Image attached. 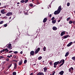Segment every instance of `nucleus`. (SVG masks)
<instances>
[{"instance_id":"13","label":"nucleus","mask_w":75,"mask_h":75,"mask_svg":"<svg viewBox=\"0 0 75 75\" xmlns=\"http://www.w3.org/2000/svg\"><path fill=\"white\" fill-rule=\"evenodd\" d=\"M64 71H62L59 72V74H60V75H62L64 74Z\"/></svg>"},{"instance_id":"24","label":"nucleus","mask_w":75,"mask_h":75,"mask_svg":"<svg viewBox=\"0 0 75 75\" xmlns=\"http://www.w3.org/2000/svg\"><path fill=\"white\" fill-rule=\"evenodd\" d=\"M43 51H46V47H44L43 48Z\"/></svg>"},{"instance_id":"2","label":"nucleus","mask_w":75,"mask_h":75,"mask_svg":"<svg viewBox=\"0 0 75 75\" xmlns=\"http://www.w3.org/2000/svg\"><path fill=\"white\" fill-rule=\"evenodd\" d=\"M7 48H8L9 49V50H10L12 49V46H11V44H9L8 46H7Z\"/></svg>"},{"instance_id":"49","label":"nucleus","mask_w":75,"mask_h":75,"mask_svg":"<svg viewBox=\"0 0 75 75\" xmlns=\"http://www.w3.org/2000/svg\"><path fill=\"white\" fill-rule=\"evenodd\" d=\"M51 16H52V15L51 14H50L49 15L50 17H51Z\"/></svg>"},{"instance_id":"27","label":"nucleus","mask_w":75,"mask_h":75,"mask_svg":"<svg viewBox=\"0 0 75 75\" xmlns=\"http://www.w3.org/2000/svg\"><path fill=\"white\" fill-rule=\"evenodd\" d=\"M72 23H73V22L72 21H70L69 22V24H72Z\"/></svg>"},{"instance_id":"35","label":"nucleus","mask_w":75,"mask_h":75,"mask_svg":"<svg viewBox=\"0 0 75 75\" xmlns=\"http://www.w3.org/2000/svg\"><path fill=\"white\" fill-rule=\"evenodd\" d=\"M7 26V23L4 25V26L5 27H6Z\"/></svg>"},{"instance_id":"4","label":"nucleus","mask_w":75,"mask_h":75,"mask_svg":"<svg viewBox=\"0 0 75 75\" xmlns=\"http://www.w3.org/2000/svg\"><path fill=\"white\" fill-rule=\"evenodd\" d=\"M12 15H13V13L11 12H8L6 14V16H10Z\"/></svg>"},{"instance_id":"19","label":"nucleus","mask_w":75,"mask_h":75,"mask_svg":"<svg viewBox=\"0 0 75 75\" xmlns=\"http://www.w3.org/2000/svg\"><path fill=\"white\" fill-rule=\"evenodd\" d=\"M14 69H16L17 68V64L16 63H15L14 64Z\"/></svg>"},{"instance_id":"59","label":"nucleus","mask_w":75,"mask_h":75,"mask_svg":"<svg viewBox=\"0 0 75 75\" xmlns=\"http://www.w3.org/2000/svg\"><path fill=\"white\" fill-rule=\"evenodd\" d=\"M17 4H20V3L19 2H18L17 3Z\"/></svg>"},{"instance_id":"5","label":"nucleus","mask_w":75,"mask_h":75,"mask_svg":"<svg viewBox=\"0 0 75 75\" xmlns=\"http://www.w3.org/2000/svg\"><path fill=\"white\" fill-rule=\"evenodd\" d=\"M40 48L39 47L37 49H36L35 51V53L36 54H37L38 52L40 51Z\"/></svg>"},{"instance_id":"25","label":"nucleus","mask_w":75,"mask_h":75,"mask_svg":"<svg viewBox=\"0 0 75 75\" xmlns=\"http://www.w3.org/2000/svg\"><path fill=\"white\" fill-rule=\"evenodd\" d=\"M39 73H40V75H44V73H43L42 72H39Z\"/></svg>"},{"instance_id":"7","label":"nucleus","mask_w":75,"mask_h":75,"mask_svg":"<svg viewBox=\"0 0 75 75\" xmlns=\"http://www.w3.org/2000/svg\"><path fill=\"white\" fill-rule=\"evenodd\" d=\"M66 32L65 31H64L62 32L61 34L60 35L61 36H63L64 35H65V33Z\"/></svg>"},{"instance_id":"14","label":"nucleus","mask_w":75,"mask_h":75,"mask_svg":"<svg viewBox=\"0 0 75 75\" xmlns=\"http://www.w3.org/2000/svg\"><path fill=\"white\" fill-rule=\"evenodd\" d=\"M72 44V42H70L69 44L67 45V47H70L71 45Z\"/></svg>"},{"instance_id":"46","label":"nucleus","mask_w":75,"mask_h":75,"mask_svg":"<svg viewBox=\"0 0 75 75\" xmlns=\"http://www.w3.org/2000/svg\"><path fill=\"white\" fill-rule=\"evenodd\" d=\"M72 23H73V24H75V21H73V22Z\"/></svg>"},{"instance_id":"28","label":"nucleus","mask_w":75,"mask_h":75,"mask_svg":"<svg viewBox=\"0 0 75 75\" xmlns=\"http://www.w3.org/2000/svg\"><path fill=\"white\" fill-rule=\"evenodd\" d=\"M13 75H16V72H13Z\"/></svg>"},{"instance_id":"26","label":"nucleus","mask_w":75,"mask_h":75,"mask_svg":"<svg viewBox=\"0 0 75 75\" xmlns=\"http://www.w3.org/2000/svg\"><path fill=\"white\" fill-rule=\"evenodd\" d=\"M71 59H72L74 61V60H75V57H72L71 58Z\"/></svg>"},{"instance_id":"34","label":"nucleus","mask_w":75,"mask_h":75,"mask_svg":"<svg viewBox=\"0 0 75 75\" xmlns=\"http://www.w3.org/2000/svg\"><path fill=\"white\" fill-rule=\"evenodd\" d=\"M4 52V49H3V50H1L0 51V52H1V53H2V52Z\"/></svg>"},{"instance_id":"40","label":"nucleus","mask_w":75,"mask_h":75,"mask_svg":"<svg viewBox=\"0 0 75 75\" xmlns=\"http://www.w3.org/2000/svg\"><path fill=\"white\" fill-rule=\"evenodd\" d=\"M50 5H51V4H50L47 6V7H48V8H49V7H51Z\"/></svg>"},{"instance_id":"63","label":"nucleus","mask_w":75,"mask_h":75,"mask_svg":"<svg viewBox=\"0 0 75 75\" xmlns=\"http://www.w3.org/2000/svg\"><path fill=\"white\" fill-rule=\"evenodd\" d=\"M6 51H7V52H8V49L6 50Z\"/></svg>"},{"instance_id":"52","label":"nucleus","mask_w":75,"mask_h":75,"mask_svg":"<svg viewBox=\"0 0 75 75\" xmlns=\"http://www.w3.org/2000/svg\"><path fill=\"white\" fill-rule=\"evenodd\" d=\"M30 75H33V73H31Z\"/></svg>"},{"instance_id":"22","label":"nucleus","mask_w":75,"mask_h":75,"mask_svg":"<svg viewBox=\"0 0 75 75\" xmlns=\"http://www.w3.org/2000/svg\"><path fill=\"white\" fill-rule=\"evenodd\" d=\"M42 58V57L41 56H40L38 57V60H41Z\"/></svg>"},{"instance_id":"30","label":"nucleus","mask_w":75,"mask_h":75,"mask_svg":"<svg viewBox=\"0 0 75 75\" xmlns=\"http://www.w3.org/2000/svg\"><path fill=\"white\" fill-rule=\"evenodd\" d=\"M24 0H22L21 1V3H24Z\"/></svg>"},{"instance_id":"61","label":"nucleus","mask_w":75,"mask_h":75,"mask_svg":"<svg viewBox=\"0 0 75 75\" xmlns=\"http://www.w3.org/2000/svg\"><path fill=\"white\" fill-rule=\"evenodd\" d=\"M11 17H9V19H10H10H11Z\"/></svg>"},{"instance_id":"53","label":"nucleus","mask_w":75,"mask_h":75,"mask_svg":"<svg viewBox=\"0 0 75 75\" xmlns=\"http://www.w3.org/2000/svg\"><path fill=\"white\" fill-rule=\"evenodd\" d=\"M14 58H17V56H14Z\"/></svg>"},{"instance_id":"15","label":"nucleus","mask_w":75,"mask_h":75,"mask_svg":"<svg viewBox=\"0 0 75 75\" xmlns=\"http://www.w3.org/2000/svg\"><path fill=\"white\" fill-rule=\"evenodd\" d=\"M62 63L61 64L59 67H61V66H62V65L64 64V62H65V60H64V59H63L62 60Z\"/></svg>"},{"instance_id":"56","label":"nucleus","mask_w":75,"mask_h":75,"mask_svg":"<svg viewBox=\"0 0 75 75\" xmlns=\"http://www.w3.org/2000/svg\"><path fill=\"white\" fill-rule=\"evenodd\" d=\"M62 17H60V19L61 20V19H62Z\"/></svg>"},{"instance_id":"48","label":"nucleus","mask_w":75,"mask_h":75,"mask_svg":"<svg viewBox=\"0 0 75 75\" xmlns=\"http://www.w3.org/2000/svg\"><path fill=\"white\" fill-rule=\"evenodd\" d=\"M37 75H40V72L39 73H38Z\"/></svg>"},{"instance_id":"16","label":"nucleus","mask_w":75,"mask_h":75,"mask_svg":"<svg viewBox=\"0 0 75 75\" xmlns=\"http://www.w3.org/2000/svg\"><path fill=\"white\" fill-rule=\"evenodd\" d=\"M23 63V61L22 60H21L20 62H19V65H21L22 64V63Z\"/></svg>"},{"instance_id":"60","label":"nucleus","mask_w":75,"mask_h":75,"mask_svg":"<svg viewBox=\"0 0 75 75\" xmlns=\"http://www.w3.org/2000/svg\"><path fill=\"white\" fill-rule=\"evenodd\" d=\"M1 58H4V57L3 56H1Z\"/></svg>"},{"instance_id":"29","label":"nucleus","mask_w":75,"mask_h":75,"mask_svg":"<svg viewBox=\"0 0 75 75\" xmlns=\"http://www.w3.org/2000/svg\"><path fill=\"white\" fill-rule=\"evenodd\" d=\"M69 5H70V3L69 2L67 3V6H69Z\"/></svg>"},{"instance_id":"45","label":"nucleus","mask_w":75,"mask_h":75,"mask_svg":"<svg viewBox=\"0 0 75 75\" xmlns=\"http://www.w3.org/2000/svg\"><path fill=\"white\" fill-rule=\"evenodd\" d=\"M11 52H13V51L11 50L8 52V53H11Z\"/></svg>"},{"instance_id":"51","label":"nucleus","mask_w":75,"mask_h":75,"mask_svg":"<svg viewBox=\"0 0 75 75\" xmlns=\"http://www.w3.org/2000/svg\"><path fill=\"white\" fill-rule=\"evenodd\" d=\"M7 57H8V58H10V56H7Z\"/></svg>"},{"instance_id":"38","label":"nucleus","mask_w":75,"mask_h":75,"mask_svg":"<svg viewBox=\"0 0 75 75\" xmlns=\"http://www.w3.org/2000/svg\"><path fill=\"white\" fill-rule=\"evenodd\" d=\"M27 62V60H25L24 61V63L26 64V63Z\"/></svg>"},{"instance_id":"21","label":"nucleus","mask_w":75,"mask_h":75,"mask_svg":"<svg viewBox=\"0 0 75 75\" xmlns=\"http://www.w3.org/2000/svg\"><path fill=\"white\" fill-rule=\"evenodd\" d=\"M29 6H30V7H33V4H29Z\"/></svg>"},{"instance_id":"18","label":"nucleus","mask_w":75,"mask_h":75,"mask_svg":"<svg viewBox=\"0 0 75 75\" xmlns=\"http://www.w3.org/2000/svg\"><path fill=\"white\" fill-rule=\"evenodd\" d=\"M52 24H55L56 23V21L55 20H52Z\"/></svg>"},{"instance_id":"47","label":"nucleus","mask_w":75,"mask_h":75,"mask_svg":"<svg viewBox=\"0 0 75 75\" xmlns=\"http://www.w3.org/2000/svg\"><path fill=\"white\" fill-rule=\"evenodd\" d=\"M6 7H8V6H9L8 5H6Z\"/></svg>"},{"instance_id":"54","label":"nucleus","mask_w":75,"mask_h":75,"mask_svg":"<svg viewBox=\"0 0 75 75\" xmlns=\"http://www.w3.org/2000/svg\"><path fill=\"white\" fill-rule=\"evenodd\" d=\"M6 6H4L3 8H6Z\"/></svg>"},{"instance_id":"50","label":"nucleus","mask_w":75,"mask_h":75,"mask_svg":"<svg viewBox=\"0 0 75 75\" xmlns=\"http://www.w3.org/2000/svg\"><path fill=\"white\" fill-rule=\"evenodd\" d=\"M20 54H23V51H21V52Z\"/></svg>"},{"instance_id":"58","label":"nucleus","mask_w":75,"mask_h":75,"mask_svg":"<svg viewBox=\"0 0 75 75\" xmlns=\"http://www.w3.org/2000/svg\"><path fill=\"white\" fill-rule=\"evenodd\" d=\"M60 21H61V20H59L58 21V22H60Z\"/></svg>"},{"instance_id":"62","label":"nucleus","mask_w":75,"mask_h":75,"mask_svg":"<svg viewBox=\"0 0 75 75\" xmlns=\"http://www.w3.org/2000/svg\"><path fill=\"white\" fill-rule=\"evenodd\" d=\"M10 57H12V55H10Z\"/></svg>"},{"instance_id":"20","label":"nucleus","mask_w":75,"mask_h":75,"mask_svg":"<svg viewBox=\"0 0 75 75\" xmlns=\"http://www.w3.org/2000/svg\"><path fill=\"white\" fill-rule=\"evenodd\" d=\"M68 55H69V52H67L66 53V54L65 55V57H67V56H68Z\"/></svg>"},{"instance_id":"9","label":"nucleus","mask_w":75,"mask_h":75,"mask_svg":"<svg viewBox=\"0 0 75 75\" xmlns=\"http://www.w3.org/2000/svg\"><path fill=\"white\" fill-rule=\"evenodd\" d=\"M34 51H31L30 52V55H32V56H33V55H34Z\"/></svg>"},{"instance_id":"57","label":"nucleus","mask_w":75,"mask_h":75,"mask_svg":"<svg viewBox=\"0 0 75 75\" xmlns=\"http://www.w3.org/2000/svg\"><path fill=\"white\" fill-rule=\"evenodd\" d=\"M37 4H40V3H39V2H37Z\"/></svg>"},{"instance_id":"64","label":"nucleus","mask_w":75,"mask_h":75,"mask_svg":"<svg viewBox=\"0 0 75 75\" xmlns=\"http://www.w3.org/2000/svg\"><path fill=\"white\" fill-rule=\"evenodd\" d=\"M1 56H0V59H1Z\"/></svg>"},{"instance_id":"43","label":"nucleus","mask_w":75,"mask_h":75,"mask_svg":"<svg viewBox=\"0 0 75 75\" xmlns=\"http://www.w3.org/2000/svg\"><path fill=\"white\" fill-rule=\"evenodd\" d=\"M28 1V0H25V3H27Z\"/></svg>"},{"instance_id":"44","label":"nucleus","mask_w":75,"mask_h":75,"mask_svg":"<svg viewBox=\"0 0 75 75\" xmlns=\"http://www.w3.org/2000/svg\"><path fill=\"white\" fill-rule=\"evenodd\" d=\"M7 61H9V59L8 58H7L6 59Z\"/></svg>"},{"instance_id":"12","label":"nucleus","mask_w":75,"mask_h":75,"mask_svg":"<svg viewBox=\"0 0 75 75\" xmlns=\"http://www.w3.org/2000/svg\"><path fill=\"white\" fill-rule=\"evenodd\" d=\"M52 29L53 30H54V31H56V30H57V28L55 26L53 27Z\"/></svg>"},{"instance_id":"39","label":"nucleus","mask_w":75,"mask_h":75,"mask_svg":"<svg viewBox=\"0 0 75 75\" xmlns=\"http://www.w3.org/2000/svg\"><path fill=\"white\" fill-rule=\"evenodd\" d=\"M54 19H55V17H53L51 19V20H54Z\"/></svg>"},{"instance_id":"6","label":"nucleus","mask_w":75,"mask_h":75,"mask_svg":"<svg viewBox=\"0 0 75 75\" xmlns=\"http://www.w3.org/2000/svg\"><path fill=\"white\" fill-rule=\"evenodd\" d=\"M69 72H71V71H74V68L72 67H71L69 69Z\"/></svg>"},{"instance_id":"42","label":"nucleus","mask_w":75,"mask_h":75,"mask_svg":"<svg viewBox=\"0 0 75 75\" xmlns=\"http://www.w3.org/2000/svg\"><path fill=\"white\" fill-rule=\"evenodd\" d=\"M13 61H14V62H17V61L16 60H13Z\"/></svg>"},{"instance_id":"1","label":"nucleus","mask_w":75,"mask_h":75,"mask_svg":"<svg viewBox=\"0 0 75 75\" xmlns=\"http://www.w3.org/2000/svg\"><path fill=\"white\" fill-rule=\"evenodd\" d=\"M61 6H59L58 7L57 10L55 11L54 12V14H55V15L58 14L61 12Z\"/></svg>"},{"instance_id":"55","label":"nucleus","mask_w":75,"mask_h":75,"mask_svg":"<svg viewBox=\"0 0 75 75\" xmlns=\"http://www.w3.org/2000/svg\"><path fill=\"white\" fill-rule=\"evenodd\" d=\"M55 72H54L53 73H52V75H54V74H55Z\"/></svg>"},{"instance_id":"41","label":"nucleus","mask_w":75,"mask_h":75,"mask_svg":"<svg viewBox=\"0 0 75 75\" xmlns=\"http://www.w3.org/2000/svg\"><path fill=\"white\" fill-rule=\"evenodd\" d=\"M7 48H6L5 49H4V51H7Z\"/></svg>"},{"instance_id":"11","label":"nucleus","mask_w":75,"mask_h":75,"mask_svg":"<svg viewBox=\"0 0 75 75\" xmlns=\"http://www.w3.org/2000/svg\"><path fill=\"white\" fill-rule=\"evenodd\" d=\"M43 69L44 72H46L47 69V67H45L43 68Z\"/></svg>"},{"instance_id":"37","label":"nucleus","mask_w":75,"mask_h":75,"mask_svg":"<svg viewBox=\"0 0 75 75\" xmlns=\"http://www.w3.org/2000/svg\"><path fill=\"white\" fill-rule=\"evenodd\" d=\"M3 23V21H1L0 22V24H1Z\"/></svg>"},{"instance_id":"10","label":"nucleus","mask_w":75,"mask_h":75,"mask_svg":"<svg viewBox=\"0 0 75 75\" xmlns=\"http://www.w3.org/2000/svg\"><path fill=\"white\" fill-rule=\"evenodd\" d=\"M68 37H70V36L69 35H67L66 36H63V38L64 39H65L66 38H68Z\"/></svg>"},{"instance_id":"3","label":"nucleus","mask_w":75,"mask_h":75,"mask_svg":"<svg viewBox=\"0 0 75 75\" xmlns=\"http://www.w3.org/2000/svg\"><path fill=\"white\" fill-rule=\"evenodd\" d=\"M59 64V61H58L57 62H56L54 63V68H57V65Z\"/></svg>"},{"instance_id":"36","label":"nucleus","mask_w":75,"mask_h":75,"mask_svg":"<svg viewBox=\"0 0 75 75\" xmlns=\"http://www.w3.org/2000/svg\"><path fill=\"white\" fill-rule=\"evenodd\" d=\"M62 60H61L60 61V62H59V64H61V63H62Z\"/></svg>"},{"instance_id":"32","label":"nucleus","mask_w":75,"mask_h":75,"mask_svg":"<svg viewBox=\"0 0 75 75\" xmlns=\"http://www.w3.org/2000/svg\"><path fill=\"white\" fill-rule=\"evenodd\" d=\"M12 65V64H10V65L8 66V67L9 68H10L11 67Z\"/></svg>"},{"instance_id":"17","label":"nucleus","mask_w":75,"mask_h":75,"mask_svg":"<svg viewBox=\"0 0 75 75\" xmlns=\"http://www.w3.org/2000/svg\"><path fill=\"white\" fill-rule=\"evenodd\" d=\"M47 18H45L43 20V23H45V22H46V21H47Z\"/></svg>"},{"instance_id":"23","label":"nucleus","mask_w":75,"mask_h":75,"mask_svg":"<svg viewBox=\"0 0 75 75\" xmlns=\"http://www.w3.org/2000/svg\"><path fill=\"white\" fill-rule=\"evenodd\" d=\"M70 19H71V17H70L67 18V21H69Z\"/></svg>"},{"instance_id":"8","label":"nucleus","mask_w":75,"mask_h":75,"mask_svg":"<svg viewBox=\"0 0 75 75\" xmlns=\"http://www.w3.org/2000/svg\"><path fill=\"white\" fill-rule=\"evenodd\" d=\"M5 10V9H2L1 11V12L2 14H5L6 13V12H5L4 11Z\"/></svg>"},{"instance_id":"31","label":"nucleus","mask_w":75,"mask_h":75,"mask_svg":"<svg viewBox=\"0 0 75 75\" xmlns=\"http://www.w3.org/2000/svg\"><path fill=\"white\" fill-rule=\"evenodd\" d=\"M52 62H50L49 63V64L50 65H52L53 64Z\"/></svg>"},{"instance_id":"33","label":"nucleus","mask_w":75,"mask_h":75,"mask_svg":"<svg viewBox=\"0 0 75 75\" xmlns=\"http://www.w3.org/2000/svg\"><path fill=\"white\" fill-rule=\"evenodd\" d=\"M13 52V53H14V54H16L18 53V52L17 51H15V52Z\"/></svg>"}]
</instances>
